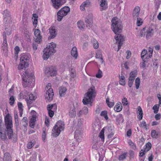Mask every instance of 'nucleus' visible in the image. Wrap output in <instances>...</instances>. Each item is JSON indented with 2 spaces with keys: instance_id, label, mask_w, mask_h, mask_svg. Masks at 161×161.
Returning <instances> with one entry per match:
<instances>
[{
  "instance_id": "44",
  "label": "nucleus",
  "mask_w": 161,
  "mask_h": 161,
  "mask_svg": "<svg viewBox=\"0 0 161 161\" xmlns=\"http://www.w3.org/2000/svg\"><path fill=\"white\" fill-rule=\"evenodd\" d=\"M90 2L89 0H87L82 3V5L84 6L85 7H89L90 4Z\"/></svg>"
},
{
  "instance_id": "2",
  "label": "nucleus",
  "mask_w": 161,
  "mask_h": 161,
  "mask_svg": "<svg viewBox=\"0 0 161 161\" xmlns=\"http://www.w3.org/2000/svg\"><path fill=\"white\" fill-rule=\"evenodd\" d=\"M4 121L6 130L4 129H2L1 128H0V137L3 140H4L6 138V131L9 139H11L13 135V130L12 129V117L9 114H8L5 116Z\"/></svg>"
},
{
  "instance_id": "64",
  "label": "nucleus",
  "mask_w": 161,
  "mask_h": 161,
  "mask_svg": "<svg viewBox=\"0 0 161 161\" xmlns=\"http://www.w3.org/2000/svg\"><path fill=\"white\" fill-rule=\"evenodd\" d=\"M15 53L16 54H18L19 51V48L18 46H16L14 48Z\"/></svg>"
},
{
  "instance_id": "52",
  "label": "nucleus",
  "mask_w": 161,
  "mask_h": 161,
  "mask_svg": "<svg viewBox=\"0 0 161 161\" xmlns=\"http://www.w3.org/2000/svg\"><path fill=\"white\" fill-rule=\"evenodd\" d=\"M127 154V153H125L123 154L122 155L119 156V160H121L124 159H125L126 158V155Z\"/></svg>"
},
{
  "instance_id": "24",
  "label": "nucleus",
  "mask_w": 161,
  "mask_h": 161,
  "mask_svg": "<svg viewBox=\"0 0 161 161\" xmlns=\"http://www.w3.org/2000/svg\"><path fill=\"white\" fill-rule=\"evenodd\" d=\"M137 112L140 115L139 117L138 116V118L140 120H141L142 119L143 114L142 109L140 106H138V107Z\"/></svg>"
},
{
  "instance_id": "28",
  "label": "nucleus",
  "mask_w": 161,
  "mask_h": 161,
  "mask_svg": "<svg viewBox=\"0 0 161 161\" xmlns=\"http://www.w3.org/2000/svg\"><path fill=\"white\" fill-rule=\"evenodd\" d=\"M158 135V133L157 132L156 130H152L151 135L152 137L157 138Z\"/></svg>"
},
{
  "instance_id": "42",
  "label": "nucleus",
  "mask_w": 161,
  "mask_h": 161,
  "mask_svg": "<svg viewBox=\"0 0 161 161\" xmlns=\"http://www.w3.org/2000/svg\"><path fill=\"white\" fill-rule=\"evenodd\" d=\"M137 19L136 24L138 26H140L143 23L142 19L140 18H137Z\"/></svg>"
},
{
  "instance_id": "25",
  "label": "nucleus",
  "mask_w": 161,
  "mask_h": 161,
  "mask_svg": "<svg viewBox=\"0 0 161 161\" xmlns=\"http://www.w3.org/2000/svg\"><path fill=\"white\" fill-rule=\"evenodd\" d=\"M28 120L27 118L26 117H23L22 119V124L23 126L25 127V131L27 130V127L28 126Z\"/></svg>"
},
{
  "instance_id": "17",
  "label": "nucleus",
  "mask_w": 161,
  "mask_h": 161,
  "mask_svg": "<svg viewBox=\"0 0 161 161\" xmlns=\"http://www.w3.org/2000/svg\"><path fill=\"white\" fill-rule=\"evenodd\" d=\"M67 89L64 86H61L59 88V93L61 97L64 96L65 94Z\"/></svg>"
},
{
  "instance_id": "39",
  "label": "nucleus",
  "mask_w": 161,
  "mask_h": 161,
  "mask_svg": "<svg viewBox=\"0 0 161 161\" xmlns=\"http://www.w3.org/2000/svg\"><path fill=\"white\" fill-rule=\"evenodd\" d=\"M129 145L134 149H136V145L132 142L131 140H129L128 142Z\"/></svg>"
},
{
  "instance_id": "50",
  "label": "nucleus",
  "mask_w": 161,
  "mask_h": 161,
  "mask_svg": "<svg viewBox=\"0 0 161 161\" xmlns=\"http://www.w3.org/2000/svg\"><path fill=\"white\" fill-rule=\"evenodd\" d=\"M40 33V31L39 29H35L34 31L35 36H41Z\"/></svg>"
},
{
  "instance_id": "29",
  "label": "nucleus",
  "mask_w": 161,
  "mask_h": 161,
  "mask_svg": "<svg viewBox=\"0 0 161 161\" xmlns=\"http://www.w3.org/2000/svg\"><path fill=\"white\" fill-rule=\"evenodd\" d=\"M146 147L144 148L145 152H147L149 151L151 148L152 145L151 143L148 142L145 145Z\"/></svg>"
},
{
  "instance_id": "37",
  "label": "nucleus",
  "mask_w": 161,
  "mask_h": 161,
  "mask_svg": "<svg viewBox=\"0 0 161 161\" xmlns=\"http://www.w3.org/2000/svg\"><path fill=\"white\" fill-rule=\"evenodd\" d=\"M135 82L136 88L138 89L140 83V79L139 77H137L136 79Z\"/></svg>"
},
{
  "instance_id": "14",
  "label": "nucleus",
  "mask_w": 161,
  "mask_h": 161,
  "mask_svg": "<svg viewBox=\"0 0 161 161\" xmlns=\"http://www.w3.org/2000/svg\"><path fill=\"white\" fill-rule=\"evenodd\" d=\"M146 38L148 39L151 38L153 35V30L152 28H148L146 32Z\"/></svg>"
},
{
  "instance_id": "51",
  "label": "nucleus",
  "mask_w": 161,
  "mask_h": 161,
  "mask_svg": "<svg viewBox=\"0 0 161 161\" xmlns=\"http://www.w3.org/2000/svg\"><path fill=\"white\" fill-rule=\"evenodd\" d=\"M141 126H142V127L145 129L146 130L148 129V126L146 125V122L145 121H142L141 123Z\"/></svg>"
},
{
  "instance_id": "6",
  "label": "nucleus",
  "mask_w": 161,
  "mask_h": 161,
  "mask_svg": "<svg viewBox=\"0 0 161 161\" xmlns=\"http://www.w3.org/2000/svg\"><path fill=\"white\" fill-rule=\"evenodd\" d=\"M95 93V90L93 89H90L88 92L86 94L85 97L83 99L82 102L85 105L91 104L92 103V100L93 97H94V94Z\"/></svg>"
},
{
  "instance_id": "32",
  "label": "nucleus",
  "mask_w": 161,
  "mask_h": 161,
  "mask_svg": "<svg viewBox=\"0 0 161 161\" xmlns=\"http://www.w3.org/2000/svg\"><path fill=\"white\" fill-rule=\"evenodd\" d=\"M146 28H144L140 32L139 34L137 35V37L138 38L142 37L143 36H144V33L145 32Z\"/></svg>"
},
{
  "instance_id": "15",
  "label": "nucleus",
  "mask_w": 161,
  "mask_h": 161,
  "mask_svg": "<svg viewBox=\"0 0 161 161\" xmlns=\"http://www.w3.org/2000/svg\"><path fill=\"white\" fill-rule=\"evenodd\" d=\"M106 0H101L100 1V10L101 11L105 10L108 8Z\"/></svg>"
},
{
  "instance_id": "40",
  "label": "nucleus",
  "mask_w": 161,
  "mask_h": 161,
  "mask_svg": "<svg viewBox=\"0 0 161 161\" xmlns=\"http://www.w3.org/2000/svg\"><path fill=\"white\" fill-rule=\"evenodd\" d=\"M4 158L6 161L9 160L10 158V154L8 153H6L4 154Z\"/></svg>"
},
{
  "instance_id": "16",
  "label": "nucleus",
  "mask_w": 161,
  "mask_h": 161,
  "mask_svg": "<svg viewBox=\"0 0 161 161\" xmlns=\"http://www.w3.org/2000/svg\"><path fill=\"white\" fill-rule=\"evenodd\" d=\"M29 59L28 56L25 54H23L21 56L20 61L25 63H28V61Z\"/></svg>"
},
{
  "instance_id": "56",
  "label": "nucleus",
  "mask_w": 161,
  "mask_h": 161,
  "mask_svg": "<svg viewBox=\"0 0 161 161\" xmlns=\"http://www.w3.org/2000/svg\"><path fill=\"white\" fill-rule=\"evenodd\" d=\"M127 53V55L126 56V58L127 59H129L131 57V52L130 50H127L126 52Z\"/></svg>"
},
{
  "instance_id": "33",
  "label": "nucleus",
  "mask_w": 161,
  "mask_h": 161,
  "mask_svg": "<svg viewBox=\"0 0 161 161\" xmlns=\"http://www.w3.org/2000/svg\"><path fill=\"white\" fill-rule=\"evenodd\" d=\"M99 137L101 139L102 141H104V129L103 128L100 132L99 134Z\"/></svg>"
},
{
  "instance_id": "43",
  "label": "nucleus",
  "mask_w": 161,
  "mask_h": 161,
  "mask_svg": "<svg viewBox=\"0 0 161 161\" xmlns=\"http://www.w3.org/2000/svg\"><path fill=\"white\" fill-rule=\"evenodd\" d=\"M83 112V114H86L88 113V109L87 107H84L82 110H81Z\"/></svg>"
},
{
  "instance_id": "61",
  "label": "nucleus",
  "mask_w": 161,
  "mask_h": 161,
  "mask_svg": "<svg viewBox=\"0 0 161 161\" xmlns=\"http://www.w3.org/2000/svg\"><path fill=\"white\" fill-rule=\"evenodd\" d=\"M70 76L73 78H74L75 76V71L73 69H72L71 70Z\"/></svg>"
},
{
  "instance_id": "11",
  "label": "nucleus",
  "mask_w": 161,
  "mask_h": 161,
  "mask_svg": "<svg viewBox=\"0 0 161 161\" xmlns=\"http://www.w3.org/2000/svg\"><path fill=\"white\" fill-rule=\"evenodd\" d=\"M52 3V5L55 9L59 8L62 5L61 2L63 1L65 2V0H51Z\"/></svg>"
},
{
  "instance_id": "5",
  "label": "nucleus",
  "mask_w": 161,
  "mask_h": 161,
  "mask_svg": "<svg viewBox=\"0 0 161 161\" xmlns=\"http://www.w3.org/2000/svg\"><path fill=\"white\" fill-rule=\"evenodd\" d=\"M64 126L63 121L60 120L58 121L53 127L52 136L53 137L58 136L59 135L61 131L64 130Z\"/></svg>"
},
{
  "instance_id": "18",
  "label": "nucleus",
  "mask_w": 161,
  "mask_h": 161,
  "mask_svg": "<svg viewBox=\"0 0 161 161\" xmlns=\"http://www.w3.org/2000/svg\"><path fill=\"white\" fill-rule=\"evenodd\" d=\"M32 116L30 119V122L32 123H35L36 121V112L34 110H33L31 113Z\"/></svg>"
},
{
  "instance_id": "9",
  "label": "nucleus",
  "mask_w": 161,
  "mask_h": 161,
  "mask_svg": "<svg viewBox=\"0 0 161 161\" xmlns=\"http://www.w3.org/2000/svg\"><path fill=\"white\" fill-rule=\"evenodd\" d=\"M53 89L50 88L47 91L46 94L45 95L46 102H50L52 101L53 99Z\"/></svg>"
},
{
  "instance_id": "34",
  "label": "nucleus",
  "mask_w": 161,
  "mask_h": 161,
  "mask_svg": "<svg viewBox=\"0 0 161 161\" xmlns=\"http://www.w3.org/2000/svg\"><path fill=\"white\" fill-rule=\"evenodd\" d=\"M108 131L110 133L108 135V138H111L113 137L114 135V133L113 131V130L111 127H108Z\"/></svg>"
},
{
  "instance_id": "38",
  "label": "nucleus",
  "mask_w": 161,
  "mask_h": 161,
  "mask_svg": "<svg viewBox=\"0 0 161 161\" xmlns=\"http://www.w3.org/2000/svg\"><path fill=\"white\" fill-rule=\"evenodd\" d=\"M159 105L158 104H155L153 107V109L154 110V113L155 114L158 113V111Z\"/></svg>"
},
{
  "instance_id": "19",
  "label": "nucleus",
  "mask_w": 161,
  "mask_h": 161,
  "mask_svg": "<svg viewBox=\"0 0 161 161\" xmlns=\"http://www.w3.org/2000/svg\"><path fill=\"white\" fill-rule=\"evenodd\" d=\"M71 53L72 56L75 59L77 58L78 54L77 48L76 47H75L73 48L71 51Z\"/></svg>"
},
{
  "instance_id": "7",
  "label": "nucleus",
  "mask_w": 161,
  "mask_h": 161,
  "mask_svg": "<svg viewBox=\"0 0 161 161\" xmlns=\"http://www.w3.org/2000/svg\"><path fill=\"white\" fill-rule=\"evenodd\" d=\"M70 11V8L68 6H65L60 10L57 13V20L58 21L62 20L64 17L66 16Z\"/></svg>"
},
{
  "instance_id": "54",
  "label": "nucleus",
  "mask_w": 161,
  "mask_h": 161,
  "mask_svg": "<svg viewBox=\"0 0 161 161\" xmlns=\"http://www.w3.org/2000/svg\"><path fill=\"white\" fill-rule=\"evenodd\" d=\"M10 102L9 103L11 105H12L14 104V102L15 101L14 96H11L9 99Z\"/></svg>"
},
{
  "instance_id": "27",
  "label": "nucleus",
  "mask_w": 161,
  "mask_h": 161,
  "mask_svg": "<svg viewBox=\"0 0 161 161\" xmlns=\"http://www.w3.org/2000/svg\"><path fill=\"white\" fill-rule=\"evenodd\" d=\"M57 108V105L55 104H48L47 106V110H56Z\"/></svg>"
},
{
  "instance_id": "10",
  "label": "nucleus",
  "mask_w": 161,
  "mask_h": 161,
  "mask_svg": "<svg viewBox=\"0 0 161 161\" xmlns=\"http://www.w3.org/2000/svg\"><path fill=\"white\" fill-rule=\"evenodd\" d=\"M3 15L4 17V21L7 24L11 23L12 21L10 12L6 9L3 12Z\"/></svg>"
},
{
  "instance_id": "20",
  "label": "nucleus",
  "mask_w": 161,
  "mask_h": 161,
  "mask_svg": "<svg viewBox=\"0 0 161 161\" xmlns=\"http://www.w3.org/2000/svg\"><path fill=\"white\" fill-rule=\"evenodd\" d=\"M122 106L121 103H118L114 106V109L117 112H120L122 109Z\"/></svg>"
},
{
  "instance_id": "47",
  "label": "nucleus",
  "mask_w": 161,
  "mask_h": 161,
  "mask_svg": "<svg viewBox=\"0 0 161 161\" xmlns=\"http://www.w3.org/2000/svg\"><path fill=\"white\" fill-rule=\"evenodd\" d=\"M96 57L97 58H100L102 57L101 52L100 51H98L97 52Z\"/></svg>"
},
{
  "instance_id": "4",
  "label": "nucleus",
  "mask_w": 161,
  "mask_h": 161,
  "mask_svg": "<svg viewBox=\"0 0 161 161\" xmlns=\"http://www.w3.org/2000/svg\"><path fill=\"white\" fill-rule=\"evenodd\" d=\"M24 76H23L22 80L23 81V84L25 87H30L32 88L34 85L32 83V80L34 79V75L32 73H29L25 71L24 74Z\"/></svg>"
},
{
  "instance_id": "30",
  "label": "nucleus",
  "mask_w": 161,
  "mask_h": 161,
  "mask_svg": "<svg viewBox=\"0 0 161 161\" xmlns=\"http://www.w3.org/2000/svg\"><path fill=\"white\" fill-rule=\"evenodd\" d=\"M137 75V71L134 70L131 72L130 74V77L129 78H131V79H135V77Z\"/></svg>"
},
{
  "instance_id": "55",
  "label": "nucleus",
  "mask_w": 161,
  "mask_h": 161,
  "mask_svg": "<svg viewBox=\"0 0 161 161\" xmlns=\"http://www.w3.org/2000/svg\"><path fill=\"white\" fill-rule=\"evenodd\" d=\"M122 103L124 105H126L128 104V102L127 99L125 97H124L122 100Z\"/></svg>"
},
{
  "instance_id": "21",
  "label": "nucleus",
  "mask_w": 161,
  "mask_h": 161,
  "mask_svg": "<svg viewBox=\"0 0 161 161\" xmlns=\"http://www.w3.org/2000/svg\"><path fill=\"white\" fill-rule=\"evenodd\" d=\"M87 27H90L92 24V18H86L85 20Z\"/></svg>"
},
{
  "instance_id": "58",
  "label": "nucleus",
  "mask_w": 161,
  "mask_h": 161,
  "mask_svg": "<svg viewBox=\"0 0 161 161\" xmlns=\"http://www.w3.org/2000/svg\"><path fill=\"white\" fill-rule=\"evenodd\" d=\"M48 113L49 116L51 117H52L54 115V111L53 110H48Z\"/></svg>"
},
{
  "instance_id": "3",
  "label": "nucleus",
  "mask_w": 161,
  "mask_h": 161,
  "mask_svg": "<svg viewBox=\"0 0 161 161\" xmlns=\"http://www.w3.org/2000/svg\"><path fill=\"white\" fill-rule=\"evenodd\" d=\"M56 47V44L55 43L53 42L49 43V45L43 51L44 53L42 56L43 59L44 60H47L51 55L53 54L56 52L55 49Z\"/></svg>"
},
{
  "instance_id": "46",
  "label": "nucleus",
  "mask_w": 161,
  "mask_h": 161,
  "mask_svg": "<svg viewBox=\"0 0 161 161\" xmlns=\"http://www.w3.org/2000/svg\"><path fill=\"white\" fill-rule=\"evenodd\" d=\"M134 80V79H131V78H129L128 86L129 87H131L132 86Z\"/></svg>"
},
{
  "instance_id": "41",
  "label": "nucleus",
  "mask_w": 161,
  "mask_h": 161,
  "mask_svg": "<svg viewBox=\"0 0 161 161\" xmlns=\"http://www.w3.org/2000/svg\"><path fill=\"white\" fill-rule=\"evenodd\" d=\"M100 115L102 116H103L106 119H108L107 116V113L106 111H103L101 112Z\"/></svg>"
},
{
  "instance_id": "23",
  "label": "nucleus",
  "mask_w": 161,
  "mask_h": 161,
  "mask_svg": "<svg viewBox=\"0 0 161 161\" xmlns=\"http://www.w3.org/2000/svg\"><path fill=\"white\" fill-rule=\"evenodd\" d=\"M92 128L93 130L96 133L99 130L101 127L100 125L97 123L95 122L92 125Z\"/></svg>"
},
{
  "instance_id": "62",
  "label": "nucleus",
  "mask_w": 161,
  "mask_h": 161,
  "mask_svg": "<svg viewBox=\"0 0 161 161\" xmlns=\"http://www.w3.org/2000/svg\"><path fill=\"white\" fill-rule=\"evenodd\" d=\"M36 43L37 42H36L33 43L32 44L33 48L35 50H36L37 49L38 45Z\"/></svg>"
},
{
  "instance_id": "1",
  "label": "nucleus",
  "mask_w": 161,
  "mask_h": 161,
  "mask_svg": "<svg viewBox=\"0 0 161 161\" xmlns=\"http://www.w3.org/2000/svg\"><path fill=\"white\" fill-rule=\"evenodd\" d=\"M112 28V30L116 35L115 36V38L116 41V44L118 42V48L117 51L120 49L123 44V42L124 41L123 37L119 33H120L122 31V23L116 17L114 18L111 21Z\"/></svg>"
},
{
  "instance_id": "26",
  "label": "nucleus",
  "mask_w": 161,
  "mask_h": 161,
  "mask_svg": "<svg viewBox=\"0 0 161 161\" xmlns=\"http://www.w3.org/2000/svg\"><path fill=\"white\" fill-rule=\"evenodd\" d=\"M119 84L122 85H125V80L124 76L121 74V76L119 75Z\"/></svg>"
},
{
  "instance_id": "63",
  "label": "nucleus",
  "mask_w": 161,
  "mask_h": 161,
  "mask_svg": "<svg viewBox=\"0 0 161 161\" xmlns=\"http://www.w3.org/2000/svg\"><path fill=\"white\" fill-rule=\"evenodd\" d=\"M145 152L144 150H143L142 149L140 152L139 156L141 157H143L145 154Z\"/></svg>"
},
{
  "instance_id": "13",
  "label": "nucleus",
  "mask_w": 161,
  "mask_h": 161,
  "mask_svg": "<svg viewBox=\"0 0 161 161\" xmlns=\"http://www.w3.org/2000/svg\"><path fill=\"white\" fill-rule=\"evenodd\" d=\"M49 30L50 36L49 37L48 39H51L54 38L57 35L55 27H51Z\"/></svg>"
},
{
  "instance_id": "45",
  "label": "nucleus",
  "mask_w": 161,
  "mask_h": 161,
  "mask_svg": "<svg viewBox=\"0 0 161 161\" xmlns=\"http://www.w3.org/2000/svg\"><path fill=\"white\" fill-rule=\"evenodd\" d=\"M35 143L32 142H29L27 145V147L28 149H31L34 145Z\"/></svg>"
},
{
  "instance_id": "8",
  "label": "nucleus",
  "mask_w": 161,
  "mask_h": 161,
  "mask_svg": "<svg viewBox=\"0 0 161 161\" xmlns=\"http://www.w3.org/2000/svg\"><path fill=\"white\" fill-rule=\"evenodd\" d=\"M45 73L47 77L54 76L56 74V70L53 66L47 67L45 69Z\"/></svg>"
},
{
  "instance_id": "60",
  "label": "nucleus",
  "mask_w": 161,
  "mask_h": 161,
  "mask_svg": "<svg viewBox=\"0 0 161 161\" xmlns=\"http://www.w3.org/2000/svg\"><path fill=\"white\" fill-rule=\"evenodd\" d=\"M29 99L31 100H35L36 97L32 94H30L29 95Z\"/></svg>"
},
{
  "instance_id": "49",
  "label": "nucleus",
  "mask_w": 161,
  "mask_h": 161,
  "mask_svg": "<svg viewBox=\"0 0 161 161\" xmlns=\"http://www.w3.org/2000/svg\"><path fill=\"white\" fill-rule=\"evenodd\" d=\"M147 53V50L145 49H144L141 53V58H144L146 56V55Z\"/></svg>"
},
{
  "instance_id": "53",
  "label": "nucleus",
  "mask_w": 161,
  "mask_h": 161,
  "mask_svg": "<svg viewBox=\"0 0 161 161\" xmlns=\"http://www.w3.org/2000/svg\"><path fill=\"white\" fill-rule=\"evenodd\" d=\"M96 76L98 78H100L102 77V72L100 70V69H99L98 70V73L96 75Z\"/></svg>"
},
{
  "instance_id": "48",
  "label": "nucleus",
  "mask_w": 161,
  "mask_h": 161,
  "mask_svg": "<svg viewBox=\"0 0 161 161\" xmlns=\"http://www.w3.org/2000/svg\"><path fill=\"white\" fill-rule=\"evenodd\" d=\"M93 42H94L93 44V47L94 48L97 49L99 47L98 43V42L95 40H93Z\"/></svg>"
},
{
  "instance_id": "59",
  "label": "nucleus",
  "mask_w": 161,
  "mask_h": 161,
  "mask_svg": "<svg viewBox=\"0 0 161 161\" xmlns=\"http://www.w3.org/2000/svg\"><path fill=\"white\" fill-rule=\"evenodd\" d=\"M161 115L159 113L156 114L155 116V118L156 120H158L160 119Z\"/></svg>"
},
{
  "instance_id": "35",
  "label": "nucleus",
  "mask_w": 161,
  "mask_h": 161,
  "mask_svg": "<svg viewBox=\"0 0 161 161\" xmlns=\"http://www.w3.org/2000/svg\"><path fill=\"white\" fill-rule=\"evenodd\" d=\"M78 27L80 29H83L84 27V22L82 21H79L77 22Z\"/></svg>"
},
{
  "instance_id": "12",
  "label": "nucleus",
  "mask_w": 161,
  "mask_h": 161,
  "mask_svg": "<svg viewBox=\"0 0 161 161\" xmlns=\"http://www.w3.org/2000/svg\"><path fill=\"white\" fill-rule=\"evenodd\" d=\"M140 8L139 7H136L133 11L132 13V17L134 19H136L137 18H138Z\"/></svg>"
},
{
  "instance_id": "22",
  "label": "nucleus",
  "mask_w": 161,
  "mask_h": 161,
  "mask_svg": "<svg viewBox=\"0 0 161 161\" xmlns=\"http://www.w3.org/2000/svg\"><path fill=\"white\" fill-rule=\"evenodd\" d=\"M28 63H25V62H22L20 61V64L18 66V69H23L24 68H25L28 67Z\"/></svg>"
},
{
  "instance_id": "36",
  "label": "nucleus",
  "mask_w": 161,
  "mask_h": 161,
  "mask_svg": "<svg viewBox=\"0 0 161 161\" xmlns=\"http://www.w3.org/2000/svg\"><path fill=\"white\" fill-rule=\"evenodd\" d=\"M35 42L38 43H40L42 40V36H35L34 37Z\"/></svg>"
},
{
  "instance_id": "57",
  "label": "nucleus",
  "mask_w": 161,
  "mask_h": 161,
  "mask_svg": "<svg viewBox=\"0 0 161 161\" xmlns=\"http://www.w3.org/2000/svg\"><path fill=\"white\" fill-rule=\"evenodd\" d=\"M83 119H78V126L79 127L80 126L83 124Z\"/></svg>"
},
{
  "instance_id": "31",
  "label": "nucleus",
  "mask_w": 161,
  "mask_h": 161,
  "mask_svg": "<svg viewBox=\"0 0 161 161\" xmlns=\"http://www.w3.org/2000/svg\"><path fill=\"white\" fill-rule=\"evenodd\" d=\"M69 115L71 117H75L76 115V112L75 111V108L73 107L72 109L69 112Z\"/></svg>"
}]
</instances>
